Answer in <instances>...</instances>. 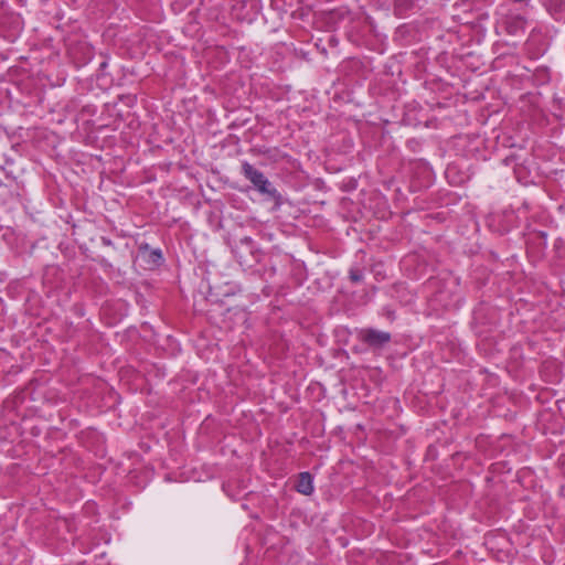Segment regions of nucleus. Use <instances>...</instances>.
Here are the masks:
<instances>
[{"mask_svg":"<svg viewBox=\"0 0 565 565\" xmlns=\"http://www.w3.org/2000/svg\"><path fill=\"white\" fill-rule=\"evenodd\" d=\"M152 255H153L156 260L161 258V253L160 252H153Z\"/></svg>","mask_w":565,"mask_h":565,"instance_id":"obj_4","label":"nucleus"},{"mask_svg":"<svg viewBox=\"0 0 565 565\" xmlns=\"http://www.w3.org/2000/svg\"><path fill=\"white\" fill-rule=\"evenodd\" d=\"M362 339L372 347H382L390 341L391 335L384 331L369 329L362 332Z\"/></svg>","mask_w":565,"mask_h":565,"instance_id":"obj_2","label":"nucleus"},{"mask_svg":"<svg viewBox=\"0 0 565 565\" xmlns=\"http://www.w3.org/2000/svg\"><path fill=\"white\" fill-rule=\"evenodd\" d=\"M297 491L309 495L313 491L312 478L309 472H301L297 481Z\"/></svg>","mask_w":565,"mask_h":565,"instance_id":"obj_3","label":"nucleus"},{"mask_svg":"<svg viewBox=\"0 0 565 565\" xmlns=\"http://www.w3.org/2000/svg\"><path fill=\"white\" fill-rule=\"evenodd\" d=\"M242 171L244 177L253 183L258 192L273 199L279 198L277 190L271 185L263 172L254 168L248 162L243 163Z\"/></svg>","mask_w":565,"mask_h":565,"instance_id":"obj_1","label":"nucleus"},{"mask_svg":"<svg viewBox=\"0 0 565 565\" xmlns=\"http://www.w3.org/2000/svg\"><path fill=\"white\" fill-rule=\"evenodd\" d=\"M351 277H352V279H353V280H359V279H360V276H359V275H355V274H352V276H351Z\"/></svg>","mask_w":565,"mask_h":565,"instance_id":"obj_5","label":"nucleus"}]
</instances>
